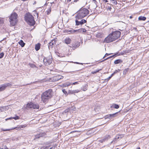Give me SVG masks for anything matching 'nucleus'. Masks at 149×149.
Returning <instances> with one entry per match:
<instances>
[{"label":"nucleus","mask_w":149,"mask_h":149,"mask_svg":"<svg viewBox=\"0 0 149 149\" xmlns=\"http://www.w3.org/2000/svg\"><path fill=\"white\" fill-rule=\"evenodd\" d=\"M82 30H83V32L85 33V32H86V29H83Z\"/></svg>","instance_id":"47"},{"label":"nucleus","mask_w":149,"mask_h":149,"mask_svg":"<svg viewBox=\"0 0 149 149\" xmlns=\"http://www.w3.org/2000/svg\"><path fill=\"white\" fill-rule=\"evenodd\" d=\"M111 137L109 135H106L104 138V140H107Z\"/></svg>","instance_id":"29"},{"label":"nucleus","mask_w":149,"mask_h":149,"mask_svg":"<svg viewBox=\"0 0 149 149\" xmlns=\"http://www.w3.org/2000/svg\"><path fill=\"white\" fill-rule=\"evenodd\" d=\"M129 70V68H127V69H125L123 71V73L124 74V73H125V74H126V72H127L128 70Z\"/></svg>","instance_id":"40"},{"label":"nucleus","mask_w":149,"mask_h":149,"mask_svg":"<svg viewBox=\"0 0 149 149\" xmlns=\"http://www.w3.org/2000/svg\"><path fill=\"white\" fill-rule=\"evenodd\" d=\"M118 70L119 71H120V70L119 69H118Z\"/></svg>","instance_id":"59"},{"label":"nucleus","mask_w":149,"mask_h":149,"mask_svg":"<svg viewBox=\"0 0 149 149\" xmlns=\"http://www.w3.org/2000/svg\"><path fill=\"white\" fill-rule=\"evenodd\" d=\"M63 77L61 75H58L53 77V79L55 81H58L60 79H62Z\"/></svg>","instance_id":"9"},{"label":"nucleus","mask_w":149,"mask_h":149,"mask_svg":"<svg viewBox=\"0 0 149 149\" xmlns=\"http://www.w3.org/2000/svg\"><path fill=\"white\" fill-rule=\"evenodd\" d=\"M3 23V21L2 19L0 18V26Z\"/></svg>","instance_id":"36"},{"label":"nucleus","mask_w":149,"mask_h":149,"mask_svg":"<svg viewBox=\"0 0 149 149\" xmlns=\"http://www.w3.org/2000/svg\"><path fill=\"white\" fill-rule=\"evenodd\" d=\"M112 4L114 5H116L117 3V2L116 0H110Z\"/></svg>","instance_id":"28"},{"label":"nucleus","mask_w":149,"mask_h":149,"mask_svg":"<svg viewBox=\"0 0 149 149\" xmlns=\"http://www.w3.org/2000/svg\"><path fill=\"white\" fill-rule=\"evenodd\" d=\"M10 22L11 26H14L17 23V15L15 12L12 13L9 17Z\"/></svg>","instance_id":"3"},{"label":"nucleus","mask_w":149,"mask_h":149,"mask_svg":"<svg viewBox=\"0 0 149 149\" xmlns=\"http://www.w3.org/2000/svg\"><path fill=\"white\" fill-rule=\"evenodd\" d=\"M130 18H132V16H130Z\"/></svg>","instance_id":"56"},{"label":"nucleus","mask_w":149,"mask_h":149,"mask_svg":"<svg viewBox=\"0 0 149 149\" xmlns=\"http://www.w3.org/2000/svg\"><path fill=\"white\" fill-rule=\"evenodd\" d=\"M1 130L3 131H9L10 130V129H6V130H4V129H1Z\"/></svg>","instance_id":"44"},{"label":"nucleus","mask_w":149,"mask_h":149,"mask_svg":"<svg viewBox=\"0 0 149 149\" xmlns=\"http://www.w3.org/2000/svg\"><path fill=\"white\" fill-rule=\"evenodd\" d=\"M30 66L32 68L36 67V66L35 65L32 64H30Z\"/></svg>","instance_id":"39"},{"label":"nucleus","mask_w":149,"mask_h":149,"mask_svg":"<svg viewBox=\"0 0 149 149\" xmlns=\"http://www.w3.org/2000/svg\"><path fill=\"white\" fill-rule=\"evenodd\" d=\"M125 53H127V52L126 51V52H125Z\"/></svg>","instance_id":"55"},{"label":"nucleus","mask_w":149,"mask_h":149,"mask_svg":"<svg viewBox=\"0 0 149 149\" xmlns=\"http://www.w3.org/2000/svg\"><path fill=\"white\" fill-rule=\"evenodd\" d=\"M52 90L49 89L44 92L41 95V99L44 102H46L50 98L53 94Z\"/></svg>","instance_id":"1"},{"label":"nucleus","mask_w":149,"mask_h":149,"mask_svg":"<svg viewBox=\"0 0 149 149\" xmlns=\"http://www.w3.org/2000/svg\"><path fill=\"white\" fill-rule=\"evenodd\" d=\"M148 22H149V21H148Z\"/></svg>","instance_id":"63"},{"label":"nucleus","mask_w":149,"mask_h":149,"mask_svg":"<svg viewBox=\"0 0 149 149\" xmlns=\"http://www.w3.org/2000/svg\"><path fill=\"white\" fill-rule=\"evenodd\" d=\"M124 136V134H118V135H117L115 137V139L113 140V141H112L111 143H113V141H115V140L116 139H118L119 138H122Z\"/></svg>","instance_id":"11"},{"label":"nucleus","mask_w":149,"mask_h":149,"mask_svg":"<svg viewBox=\"0 0 149 149\" xmlns=\"http://www.w3.org/2000/svg\"><path fill=\"white\" fill-rule=\"evenodd\" d=\"M19 44L22 47H24L25 45V43L22 40H20V41L18 42Z\"/></svg>","instance_id":"21"},{"label":"nucleus","mask_w":149,"mask_h":149,"mask_svg":"<svg viewBox=\"0 0 149 149\" xmlns=\"http://www.w3.org/2000/svg\"><path fill=\"white\" fill-rule=\"evenodd\" d=\"M122 62H123V61L121 59L116 60L114 61V63L115 64L120 63Z\"/></svg>","instance_id":"22"},{"label":"nucleus","mask_w":149,"mask_h":149,"mask_svg":"<svg viewBox=\"0 0 149 149\" xmlns=\"http://www.w3.org/2000/svg\"><path fill=\"white\" fill-rule=\"evenodd\" d=\"M118 149V148H117V149Z\"/></svg>","instance_id":"62"},{"label":"nucleus","mask_w":149,"mask_h":149,"mask_svg":"<svg viewBox=\"0 0 149 149\" xmlns=\"http://www.w3.org/2000/svg\"><path fill=\"white\" fill-rule=\"evenodd\" d=\"M12 85V84L10 83H6L1 85L0 86V91L4 90L7 87Z\"/></svg>","instance_id":"6"},{"label":"nucleus","mask_w":149,"mask_h":149,"mask_svg":"<svg viewBox=\"0 0 149 149\" xmlns=\"http://www.w3.org/2000/svg\"><path fill=\"white\" fill-rule=\"evenodd\" d=\"M115 56H116V55H112V56H110L107 58L106 59H104V60H103V61L109 59V58H112V57H115Z\"/></svg>","instance_id":"32"},{"label":"nucleus","mask_w":149,"mask_h":149,"mask_svg":"<svg viewBox=\"0 0 149 149\" xmlns=\"http://www.w3.org/2000/svg\"><path fill=\"white\" fill-rule=\"evenodd\" d=\"M39 107V105L37 103H34L33 106V109H38Z\"/></svg>","instance_id":"25"},{"label":"nucleus","mask_w":149,"mask_h":149,"mask_svg":"<svg viewBox=\"0 0 149 149\" xmlns=\"http://www.w3.org/2000/svg\"><path fill=\"white\" fill-rule=\"evenodd\" d=\"M71 85V84L70 83V82H67L62 84V86L63 87H65L67 86H68Z\"/></svg>","instance_id":"13"},{"label":"nucleus","mask_w":149,"mask_h":149,"mask_svg":"<svg viewBox=\"0 0 149 149\" xmlns=\"http://www.w3.org/2000/svg\"><path fill=\"white\" fill-rule=\"evenodd\" d=\"M69 109L70 112L71 113L73 111H74L76 110V108L74 106H73L70 108H68Z\"/></svg>","instance_id":"18"},{"label":"nucleus","mask_w":149,"mask_h":149,"mask_svg":"<svg viewBox=\"0 0 149 149\" xmlns=\"http://www.w3.org/2000/svg\"><path fill=\"white\" fill-rule=\"evenodd\" d=\"M138 19L139 20L145 21L146 19V17L144 16H140L139 17Z\"/></svg>","instance_id":"24"},{"label":"nucleus","mask_w":149,"mask_h":149,"mask_svg":"<svg viewBox=\"0 0 149 149\" xmlns=\"http://www.w3.org/2000/svg\"><path fill=\"white\" fill-rule=\"evenodd\" d=\"M123 54H122L121 55H123Z\"/></svg>","instance_id":"61"},{"label":"nucleus","mask_w":149,"mask_h":149,"mask_svg":"<svg viewBox=\"0 0 149 149\" xmlns=\"http://www.w3.org/2000/svg\"><path fill=\"white\" fill-rule=\"evenodd\" d=\"M40 44L39 43H38L35 45V49L36 51L38 50L40 48Z\"/></svg>","instance_id":"19"},{"label":"nucleus","mask_w":149,"mask_h":149,"mask_svg":"<svg viewBox=\"0 0 149 149\" xmlns=\"http://www.w3.org/2000/svg\"><path fill=\"white\" fill-rule=\"evenodd\" d=\"M69 109L68 108L65 110L63 112V114L65 116L67 115L68 113H70Z\"/></svg>","instance_id":"17"},{"label":"nucleus","mask_w":149,"mask_h":149,"mask_svg":"<svg viewBox=\"0 0 149 149\" xmlns=\"http://www.w3.org/2000/svg\"><path fill=\"white\" fill-rule=\"evenodd\" d=\"M33 103L31 102L29 103H28L27 104V107L28 108L33 109Z\"/></svg>","instance_id":"15"},{"label":"nucleus","mask_w":149,"mask_h":149,"mask_svg":"<svg viewBox=\"0 0 149 149\" xmlns=\"http://www.w3.org/2000/svg\"><path fill=\"white\" fill-rule=\"evenodd\" d=\"M118 113V112H117L113 114H111V118L117 116Z\"/></svg>","instance_id":"26"},{"label":"nucleus","mask_w":149,"mask_h":149,"mask_svg":"<svg viewBox=\"0 0 149 149\" xmlns=\"http://www.w3.org/2000/svg\"><path fill=\"white\" fill-rule=\"evenodd\" d=\"M76 19L75 20L76 25H79L80 24L82 25L86 22V21L84 19H82L80 21H79Z\"/></svg>","instance_id":"8"},{"label":"nucleus","mask_w":149,"mask_h":149,"mask_svg":"<svg viewBox=\"0 0 149 149\" xmlns=\"http://www.w3.org/2000/svg\"><path fill=\"white\" fill-rule=\"evenodd\" d=\"M25 19L27 23L31 26H33L35 24L34 17L30 14H27L25 16Z\"/></svg>","instance_id":"4"},{"label":"nucleus","mask_w":149,"mask_h":149,"mask_svg":"<svg viewBox=\"0 0 149 149\" xmlns=\"http://www.w3.org/2000/svg\"><path fill=\"white\" fill-rule=\"evenodd\" d=\"M138 149H140V148H138Z\"/></svg>","instance_id":"58"},{"label":"nucleus","mask_w":149,"mask_h":149,"mask_svg":"<svg viewBox=\"0 0 149 149\" xmlns=\"http://www.w3.org/2000/svg\"><path fill=\"white\" fill-rule=\"evenodd\" d=\"M116 39L115 36H114L111 33L105 39L104 41L105 42L109 43L115 41Z\"/></svg>","instance_id":"5"},{"label":"nucleus","mask_w":149,"mask_h":149,"mask_svg":"<svg viewBox=\"0 0 149 149\" xmlns=\"http://www.w3.org/2000/svg\"><path fill=\"white\" fill-rule=\"evenodd\" d=\"M111 77L110 76V77H109L108 78H107V79L108 80H109L111 78Z\"/></svg>","instance_id":"50"},{"label":"nucleus","mask_w":149,"mask_h":149,"mask_svg":"<svg viewBox=\"0 0 149 149\" xmlns=\"http://www.w3.org/2000/svg\"><path fill=\"white\" fill-rule=\"evenodd\" d=\"M110 55L109 54H108L107 53H106L105 55H104V57H103V58H104L106 56H107L109 55Z\"/></svg>","instance_id":"45"},{"label":"nucleus","mask_w":149,"mask_h":149,"mask_svg":"<svg viewBox=\"0 0 149 149\" xmlns=\"http://www.w3.org/2000/svg\"><path fill=\"white\" fill-rule=\"evenodd\" d=\"M89 11L86 8H81L76 15V19H82L86 16L89 13Z\"/></svg>","instance_id":"2"},{"label":"nucleus","mask_w":149,"mask_h":149,"mask_svg":"<svg viewBox=\"0 0 149 149\" xmlns=\"http://www.w3.org/2000/svg\"><path fill=\"white\" fill-rule=\"evenodd\" d=\"M52 148H49V147H44L42 148H41V149H52Z\"/></svg>","instance_id":"35"},{"label":"nucleus","mask_w":149,"mask_h":149,"mask_svg":"<svg viewBox=\"0 0 149 149\" xmlns=\"http://www.w3.org/2000/svg\"><path fill=\"white\" fill-rule=\"evenodd\" d=\"M4 108L3 107H0V112L3 111L4 110Z\"/></svg>","instance_id":"42"},{"label":"nucleus","mask_w":149,"mask_h":149,"mask_svg":"<svg viewBox=\"0 0 149 149\" xmlns=\"http://www.w3.org/2000/svg\"><path fill=\"white\" fill-rule=\"evenodd\" d=\"M99 70H97V71H96L95 72H93V73H96V72H99Z\"/></svg>","instance_id":"52"},{"label":"nucleus","mask_w":149,"mask_h":149,"mask_svg":"<svg viewBox=\"0 0 149 149\" xmlns=\"http://www.w3.org/2000/svg\"><path fill=\"white\" fill-rule=\"evenodd\" d=\"M56 53L57 56H58L59 57H63L64 56L63 54H60L58 52H56Z\"/></svg>","instance_id":"27"},{"label":"nucleus","mask_w":149,"mask_h":149,"mask_svg":"<svg viewBox=\"0 0 149 149\" xmlns=\"http://www.w3.org/2000/svg\"><path fill=\"white\" fill-rule=\"evenodd\" d=\"M119 107V106L117 104H113L111 106L110 108H114L115 109H118Z\"/></svg>","instance_id":"16"},{"label":"nucleus","mask_w":149,"mask_h":149,"mask_svg":"<svg viewBox=\"0 0 149 149\" xmlns=\"http://www.w3.org/2000/svg\"><path fill=\"white\" fill-rule=\"evenodd\" d=\"M70 83L71 84H72V85L77 84H79L78 81H76V82H75L74 83L70 82Z\"/></svg>","instance_id":"38"},{"label":"nucleus","mask_w":149,"mask_h":149,"mask_svg":"<svg viewBox=\"0 0 149 149\" xmlns=\"http://www.w3.org/2000/svg\"><path fill=\"white\" fill-rule=\"evenodd\" d=\"M56 44V42L55 40H53L51 42H50L49 43V45H48V48L49 49L50 48H52L53 46L55 45Z\"/></svg>","instance_id":"10"},{"label":"nucleus","mask_w":149,"mask_h":149,"mask_svg":"<svg viewBox=\"0 0 149 149\" xmlns=\"http://www.w3.org/2000/svg\"><path fill=\"white\" fill-rule=\"evenodd\" d=\"M54 3V2H53L52 3Z\"/></svg>","instance_id":"60"},{"label":"nucleus","mask_w":149,"mask_h":149,"mask_svg":"<svg viewBox=\"0 0 149 149\" xmlns=\"http://www.w3.org/2000/svg\"><path fill=\"white\" fill-rule=\"evenodd\" d=\"M108 8L110 10H111V7H108Z\"/></svg>","instance_id":"51"},{"label":"nucleus","mask_w":149,"mask_h":149,"mask_svg":"<svg viewBox=\"0 0 149 149\" xmlns=\"http://www.w3.org/2000/svg\"><path fill=\"white\" fill-rule=\"evenodd\" d=\"M62 91L65 94H66L67 93V91L65 89L63 90Z\"/></svg>","instance_id":"43"},{"label":"nucleus","mask_w":149,"mask_h":149,"mask_svg":"<svg viewBox=\"0 0 149 149\" xmlns=\"http://www.w3.org/2000/svg\"><path fill=\"white\" fill-rule=\"evenodd\" d=\"M103 1L105 3L107 2H108L107 0H103Z\"/></svg>","instance_id":"49"},{"label":"nucleus","mask_w":149,"mask_h":149,"mask_svg":"<svg viewBox=\"0 0 149 149\" xmlns=\"http://www.w3.org/2000/svg\"><path fill=\"white\" fill-rule=\"evenodd\" d=\"M87 85H85L83 89V91H85L87 89Z\"/></svg>","instance_id":"33"},{"label":"nucleus","mask_w":149,"mask_h":149,"mask_svg":"<svg viewBox=\"0 0 149 149\" xmlns=\"http://www.w3.org/2000/svg\"><path fill=\"white\" fill-rule=\"evenodd\" d=\"M107 118L111 119V114H109L105 116V119H106Z\"/></svg>","instance_id":"30"},{"label":"nucleus","mask_w":149,"mask_h":149,"mask_svg":"<svg viewBox=\"0 0 149 149\" xmlns=\"http://www.w3.org/2000/svg\"><path fill=\"white\" fill-rule=\"evenodd\" d=\"M71 0H67L68 1L70 2V1Z\"/></svg>","instance_id":"54"},{"label":"nucleus","mask_w":149,"mask_h":149,"mask_svg":"<svg viewBox=\"0 0 149 149\" xmlns=\"http://www.w3.org/2000/svg\"><path fill=\"white\" fill-rule=\"evenodd\" d=\"M43 135V134L42 133H40L38 134H37L35 136V139L39 138L40 137H42Z\"/></svg>","instance_id":"20"},{"label":"nucleus","mask_w":149,"mask_h":149,"mask_svg":"<svg viewBox=\"0 0 149 149\" xmlns=\"http://www.w3.org/2000/svg\"><path fill=\"white\" fill-rule=\"evenodd\" d=\"M76 63L77 64H79V63L78 62H76Z\"/></svg>","instance_id":"57"},{"label":"nucleus","mask_w":149,"mask_h":149,"mask_svg":"<svg viewBox=\"0 0 149 149\" xmlns=\"http://www.w3.org/2000/svg\"><path fill=\"white\" fill-rule=\"evenodd\" d=\"M78 46H77V45H75L74 44H73L72 45V48H76Z\"/></svg>","instance_id":"41"},{"label":"nucleus","mask_w":149,"mask_h":149,"mask_svg":"<svg viewBox=\"0 0 149 149\" xmlns=\"http://www.w3.org/2000/svg\"><path fill=\"white\" fill-rule=\"evenodd\" d=\"M0 149H8L6 146H3L0 148Z\"/></svg>","instance_id":"34"},{"label":"nucleus","mask_w":149,"mask_h":149,"mask_svg":"<svg viewBox=\"0 0 149 149\" xmlns=\"http://www.w3.org/2000/svg\"><path fill=\"white\" fill-rule=\"evenodd\" d=\"M93 0V1H95V3L97 2L96 1V0Z\"/></svg>","instance_id":"53"},{"label":"nucleus","mask_w":149,"mask_h":149,"mask_svg":"<svg viewBox=\"0 0 149 149\" xmlns=\"http://www.w3.org/2000/svg\"><path fill=\"white\" fill-rule=\"evenodd\" d=\"M111 33L117 39L119 38L121 35L120 32L118 31L112 32Z\"/></svg>","instance_id":"7"},{"label":"nucleus","mask_w":149,"mask_h":149,"mask_svg":"<svg viewBox=\"0 0 149 149\" xmlns=\"http://www.w3.org/2000/svg\"><path fill=\"white\" fill-rule=\"evenodd\" d=\"M81 29H79V30H70V32H71V33H74V32H75L76 31H79L80 32V31H81Z\"/></svg>","instance_id":"31"},{"label":"nucleus","mask_w":149,"mask_h":149,"mask_svg":"<svg viewBox=\"0 0 149 149\" xmlns=\"http://www.w3.org/2000/svg\"><path fill=\"white\" fill-rule=\"evenodd\" d=\"M114 74L113 73L112 74H111V75L110 76L112 77L113 75H114Z\"/></svg>","instance_id":"48"},{"label":"nucleus","mask_w":149,"mask_h":149,"mask_svg":"<svg viewBox=\"0 0 149 149\" xmlns=\"http://www.w3.org/2000/svg\"><path fill=\"white\" fill-rule=\"evenodd\" d=\"M65 43L67 44H69L71 41V39L69 38H67L64 41Z\"/></svg>","instance_id":"14"},{"label":"nucleus","mask_w":149,"mask_h":149,"mask_svg":"<svg viewBox=\"0 0 149 149\" xmlns=\"http://www.w3.org/2000/svg\"><path fill=\"white\" fill-rule=\"evenodd\" d=\"M118 72V71L117 70H116L114 72H113V73L115 74L117 73Z\"/></svg>","instance_id":"46"},{"label":"nucleus","mask_w":149,"mask_h":149,"mask_svg":"<svg viewBox=\"0 0 149 149\" xmlns=\"http://www.w3.org/2000/svg\"><path fill=\"white\" fill-rule=\"evenodd\" d=\"M79 92V91L78 89L74 90H69L68 91V94H74L76 93H78Z\"/></svg>","instance_id":"12"},{"label":"nucleus","mask_w":149,"mask_h":149,"mask_svg":"<svg viewBox=\"0 0 149 149\" xmlns=\"http://www.w3.org/2000/svg\"><path fill=\"white\" fill-rule=\"evenodd\" d=\"M4 55V53L3 52H2L0 54V58H2Z\"/></svg>","instance_id":"37"},{"label":"nucleus","mask_w":149,"mask_h":149,"mask_svg":"<svg viewBox=\"0 0 149 149\" xmlns=\"http://www.w3.org/2000/svg\"><path fill=\"white\" fill-rule=\"evenodd\" d=\"M19 117L18 116H16L15 117H10L9 118H8L7 119H6V121L8 120L9 119H14L15 120H17V119H19Z\"/></svg>","instance_id":"23"}]
</instances>
